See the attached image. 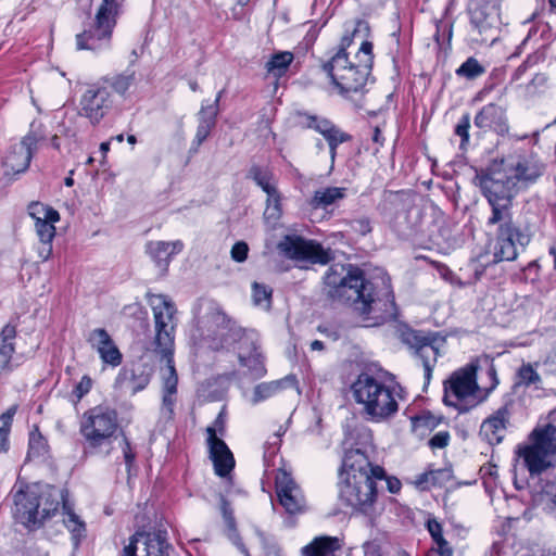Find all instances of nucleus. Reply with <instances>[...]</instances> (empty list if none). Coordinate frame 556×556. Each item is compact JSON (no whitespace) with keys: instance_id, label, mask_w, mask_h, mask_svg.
<instances>
[{"instance_id":"obj_39","label":"nucleus","mask_w":556,"mask_h":556,"mask_svg":"<svg viewBox=\"0 0 556 556\" xmlns=\"http://www.w3.org/2000/svg\"><path fill=\"white\" fill-rule=\"evenodd\" d=\"M28 214L35 223L46 219L60 220V214L56 210L39 202H31L28 205Z\"/></svg>"},{"instance_id":"obj_11","label":"nucleus","mask_w":556,"mask_h":556,"mask_svg":"<svg viewBox=\"0 0 556 556\" xmlns=\"http://www.w3.org/2000/svg\"><path fill=\"white\" fill-rule=\"evenodd\" d=\"M495 237L494 261L511 262L519 254V250L523 251L531 241V232L527 227H521L513 222L511 216L502 219Z\"/></svg>"},{"instance_id":"obj_54","label":"nucleus","mask_w":556,"mask_h":556,"mask_svg":"<svg viewBox=\"0 0 556 556\" xmlns=\"http://www.w3.org/2000/svg\"><path fill=\"white\" fill-rule=\"evenodd\" d=\"M92 388V379L85 375L80 379V381L75 386L73 390V394L76 396V399L79 401L81 400L86 394L90 392Z\"/></svg>"},{"instance_id":"obj_16","label":"nucleus","mask_w":556,"mask_h":556,"mask_svg":"<svg viewBox=\"0 0 556 556\" xmlns=\"http://www.w3.org/2000/svg\"><path fill=\"white\" fill-rule=\"evenodd\" d=\"M79 105V114L97 125L112 110L114 97L98 81L83 93Z\"/></svg>"},{"instance_id":"obj_53","label":"nucleus","mask_w":556,"mask_h":556,"mask_svg":"<svg viewBox=\"0 0 556 556\" xmlns=\"http://www.w3.org/2000/svg\"><path fill=\"white\" fill-rule=\"evenodd\" d=\"M351 229L361 236L371 232V222L368 217H359L350 222Z\"/></svg>"},{"instance_id":"obj_17","label":"nucleus","mask_w":556,"mask_h":556,"mask_svg":"<svg viewBox=\"0 0 556 556\" xmlns=\"http://www.w3.org/2000/svg\"><path fill=\"white\" fill-rule=\"evenodd\" d=\"M169 548L166 531L136 532L123 548L122 556H167Z\"/></svg>"},{"instance_id":"obj_25","label":"nucleus","mask_w":556,"mask_h":556,"mask_svg":"<svg viewBox=\"0 0 556 556\" xmlns=\"http://www.w3.org/2000/svg\"><path fill=\"white\" fill-rule=\"evenodd\" d=\"M184 243L176 241H149L146 244V252L155 265L165 273L174 255L181 252Z\"/></svg>"},{"instance_id":"obj_10","label":"nucleus","mask_w":556,"mask_h":556,"mask_svg":"<svg viewBox=\"0 0 556 556\" xmlns=\"http://www.w3.org/2000/svg\"><path fill=\"white\" fill-rule=\"evenodd\" d=\"M386 478V470L376 466L371 475L344 477L339 483V500L354 511L372 516L378 497L377 480Z\"/></svg>"},{"instance_id":"obj_44","label":"nucleus","mask_w":556,"mask_h":556,"mask_svg":"<svg viewBox=\"0 0 556 556\" xmlns=\"http://www.w3.org/2000/svg\"><path fill=\"white\" fill-rule=\"evenodd\" d=\"M273 289L264 283L253 282L252 296L255 305H264L269 308L271 303Z\"/></svg>"},{"instance_id":"obj_55","label":"nucleus","mask_w":556,"mask_h":556,"mask_svg":"<svg viewBox=\"0 0 556 556\" xmlns=\"http://www.w3.org/2000/svg\"><path fill=\"white\" fill-rule=\"evenodd\" d=\"M435 34H434V39L435 41L438 42V45H442L443 42H441V38L444 39V37L446 36V40L450 42L451 38H452V24L447 23V22H443V21H438L437 24H435Z\"/></svg>"},{"instance_id":"obj_58","label":"nucleus","mask_w":556,"mask_h":556,"mask_svg":"<svg viewBox=\"0 0 556 556\" xmlns=\"http://www.w3.org/2000/svg\"><path fill=\"white\" fill-rule=\"evenodd\" d=\"M427 529H428V531H429V533H430L434 544H437L438 542L444 540L442 526L435 519H429L428 520Z\"/></svg>"},{"instance_id":"obj_1","label":"nucleus","mask_w":556,"mask_h":556,"mask_svg":"<svg viewBox=\"0 0 556 556\" xmlns=\"http://www.w3.org/2000/svg\"><path fill=\"white\" fill-rule=\"evenodd\" d=\"M324 285L330 300L352 307L367 326H379L396 318L391 280L386 274L368 278L357 266L336 264L326 271Z\"/></svg>"},{"instance_id":"obj_36","label":"nucleus","mask_w":556,"mask_h":556,"mask_svg":"<svg viewBox=\"0 0 556 556\" xmlns=\"http://www.w3.org/2000/svg\"><path fill=\"white\" fill-rule=\"evenodd\" d=\"M293 381H294L293 377H286L280 380L263 382V383L257 384L253 391V403H258L266 399L271 397L279 391L285 389L287 383H292Z\"/></svg>"},{"instance_id":"obj_5","label":"nucleus","mask_w":556,"mask_h":556,"mask_svg":"<svg viewBox=\"0 0 556 556\" xmlns=\"http://www.w3.org/2000/svg\"><path fill=\"white\" fill-rule=\"evenodd\" d=\"M355 58L357 62H351L348 53L336 52L321 65L341 94L358 92L366 85L374 64L372 43L363 41Z\"/></svg>"},{"instance_id":"obj_45","label":"nucleus","mask_w":556,"mask_h":556,"mask_svg":"<svg viewBox=\"0 0 556 556\" xmlns=\"http://www.w3.org/2000/svg\"><path fill=\"white\" fill-rule=\"evenodd\" d=\"M239 340L236 343V346L232 348L240 351H244L245 353L258 350V337L254 330L244 329V334L240 336Z\"/></svg>"},{"instance_id":"obj_34","label":"nucleus","mask_w":556,"mask_h":556,"mask_svg":"<svg viewBox=\"0 0 556 556\" xmlns=\"http://www.w3.org/2000/svg\"><path fill=\"white\" fill-rule=\"evenodd\" d=\"M293 60L294 55L290 51L275 52L266 62L265 70L269 75L280 78L287 73Z\"/></svg>"},{"instance_id":"obj_7","label":"nucleus","mask_w":556,"mask_h":556,"mask_svg":"<svg viewBox=\"0 0 556 556\" xmlns=\"http://www.w3.org/2000/svg\"><path fill=\"white\" fill-rule=\"evenodd\" d=\"M197 330L213 351L235 348L240 336L244 334V328L213 301L207 302L204 314L198 318Z\"/></svg>"},{"instance_id":"obj_47","label":"nucleus","mask_w":556,"mask_h":556,"mask_svg":"<svg viewBox=\"0 0 556 556\" xmlns=\"http://www.w3.org/2000/svg\"><path fill=\"white\" fill-rule=\"evenodd\" d=\"M56 222L58 220L46 219L35 223L36 232L40 242H52L55 236L54 223Z\"/></svg>"},{"instance_id":"obj_19","label":"nucleus","mask_w":556,"mask_h":556,"mask_svg":"<svg viewBox=\"0 0 556 556\" xmlns=\"http://www.w3.org/2000/svg\"><path fill=\"white\" fill-rule=\"evenodd\" d=\"M153 368L142 362H132L121 368L114 380V388L119 390H129L136 394L144 390L151 381Z\"/></svg>"},{"instance_id":"obj_32","label":"nucleus","mask_w":556,"mask_h":556,"mask_svg":"<svg viewBox=\"0 0 556 556\" xmlns=\"http://www.w3.org/2000/svg\"><path fill=\"white\" fill-rule=\"evenodd\" d=\"M341 548L340 540L336 536L315 538L302 552L304 556H336Z\"/></svg>"},{"instance_id":"obj_37","label":"nucleus","mask_w":556,"mask_h":556,"mask_svg":"<svg viewBox=\"0 0 556 556\" xmlns=\"http://www.w3.org/2000/svg\"><path fill=\"white\" fill-rule=\"evenodd\" d=\"M238 359L242 367H247L256 377H261L265 374L262 354L258 350L249 353L240 351Z\"/></svg>"},{"instance_id":"obj_22","label":"nucleus","mask_w":556,"mask_h":556,"mask_svg":"<svg viewBox=\"0 0 556 556\" xmlns=\"http://www.w3.org/2000/svg\"><path fill=\"white\" fill-rule=\"evenodd\" d=\"M88 342L97 350L101 361L112 367H117L123 362V354L104 328L90 331Z\"/></svg>"},{"instance_id":"obj_12","label":"nucleus","mask_w":556,"mask_h":556,"mask_svg":"<svg viewBox=\"0 0 556 556\" xmlns=\"http://www.w3.org/2000/svg\"><path fill=\"white\" fill-rule=\"evenodd\" d=\"M46 137L43 126L40 123L33 122L28 134L23 137L20 143L13 144L4 156L5 175L15 176L26 172L38 143L43 141Z\"/></svg>"},{"instance_id":"obj_49","label":"nucleus","mask_w":556,"mask_h":556,"mask_svg":"<svg viewBox=\"0 0 556 556\" xmlns=\"http://www.w3.org/2000/svg\"><path fill=\"white\" fill-rule=\"evenodd\" d=\"M212 433H213V437H218V434L220 437L225 435V433H226V413H225V408H223L219 412V414L217 415V417L214 420V424L206 428V434H207L206 440L211 439Z\"/></svg>"},{"instance_id":"obj_8","label":"nucleus","mask_w":556,"mask_h":556,"mask_svg":"<svg viewBox=\"0 0 556 556\" xmlns=\"http://www.w3.org/2000/svg\"><path fill=\"white\" fill-rule=\"evenodd\" d=\"M118 414L109 405H97L81 417L79 432L85 439V453L109 448L118 432Z\"/></svg>"},{"instance_id":"obj_21","label":"nucleus","mask_w":556,"mask_h":556,"mask_svg":"<svg viewBox=\"0 0 556 556\" xmlns=\"http://www.w3.org/2000/svg\"><path fill=\"white\" fill-rule=\"evenodd\" d=\"M369 450L370 447L366 445L345 450L340 469L341 479H343L344 476L371 475V471H374L377 465L371 464Z\"/></svg>"},{"instance_id":"obj_30","label":"nucleus","mask_w":556,"mask_h":556,"mask_svg":"<svg viewBox=\"0 0 556 556\" xmlns=\"http://www.w3.org/2000/svg\"><path fill=\"white\" fill-rule=\"evenodd\" d=\"M99 81L106 90H113L121 98H126L128 90L136 84V74L134 71H126L106 75Z\"/></svg>"},{"instance_id":"obj_50","label":"nucleus","mask_w":556,"mask_h":556,"mask_svg":"<svg viewBox=\"0 0 556 556\" xmlns=\"http://www.w3.org/2000/svg\"><path fill=\"white\" fill-rule=\"evenodd\" d=\"M351 139H352V137L342 130L339 131L338 134H334L331 137H328L327 139H325L329 146L330 159H331L332 164L334 163L336 155H337V148L339 147V144H341L343 142H348Z\"/></svg>"},{"instance_id":"obj_24","label":"nucleus","mask_w":556,"mask_h":556,"mask_svg":"<svg viewBox=\"0 0 556 556\" xmlns=\"http://www.w3.org/2000/svg\"><path fill=\"white\" fill-rule=\"evenodd\" d=\"M470 23L480 33H486L496 27L498 10L495 3L485 0H473L469 9Z\"/></svg>"},{"instance_id":"obj_27","label":"nucleus","mask_w":556,"mask_h":556,"mask_svg":"<svg viewBox=\"0 0 556 556\" xmlns=\"http://www.w3.org/2000/svg\"><path fill=\"white\" fill-rule=\"evenodd\" d=\"M223 91H219L214 103L206 106L202 105L199 112V125L193 139V144L199 148L210 136L211 130L216 125V117L218 114V104L222 98Z\"/></svg>"},{"instance_id":"obj_59","label":"nucleus","mask_w":556,"mask_h":556,"mask_svg":"<svg viewBox=\"0 0 556 556\" xmlns=\"http://www.w3.org/2000/svg\"><path fill=\"white\" fill-rule=\"evenodd\" d=\"M123 455L129 470L136 459V453L132 451L131 444L126 437H124Z\"/></svg>"},{"instance_id":"obj_18","label":"nucleus","mask_w":556,"mask_h":556,"mask_svg":"<svg viewBox=\"0 0 556 556\" xmlns=\"http://www.w3.org/2000/svg\"><path fill=\"white\" fill-rule=\"evenodd\" d=\"M275 485L278 501L288 514L296 515L305 511V497L289 472L280 469L276 476Z\"/></svg>"},{"instance_id":"obj_6","label":"nucleus","mask_w":556,"mask_h":556,"mask_svg":"<svg viewBox=\"0 0 556 556\" xmlns=\"http://www.w3.org/2000/svg\"><path fill=\"white\" fill-rule=\"evenodd\" d=\"M351 390L355 402L363 406V412L371 421H384L399 410V403L394 397L393 390L367 372L357 376Z\"/></svg>"},{"instance_id":"obj_31","label":"nucleus","mask_w":556,"mask_h":556,"mask_svg":"<svg viewBox=\"0 0 556 556\" xmlns=\"http://www.w3.org/2000/svg\"><path fill=\"white\" fill-rule=\"evenodd\" d=\"M346 198V188L326 187L314 191L309 204L314 208L327 210L330 205L337 204Z\"/></svg>"},{"instance_id":"obj_57","label":"nucleus","mask_w":556,"mask_h":556,"mask_svg":"<svg viewBox=\"0 0 556 556\" xmlns=\"http://www.w3.org/2000/svg\"><path fill=\"white\" fill-rule=\"evenodd\" d=\"M220 510L228 528L235 529L236 521L233 517V510L230 503L224 496L220 497Z\"/></svg>"},{"instance_id":"obj_9","label":"nucleus","mask_w":556,"mask_h":556,"mask_svg":"<svg viewBox=\"0 0 556 556\" xmlns=\"http://www.w3.org/2000/svg\"><path fill=\"white\" fill-rule=\"evenodd\" d=\"M528 441V444L518 447V455L531 477H539L556 468V425L535 427Z\"/></svg>"},{"instance_id":"obj_43","label":"nucleus","mask_w":556,"mask_h":556,"mask_svg":"<svg viewBox=\"0 0 556 556\" xmlns=\"http://www.w3.org/2000/svg\"><path fill=\"white\" fill-rule=\"evenodd\" d=\"M450 477V471L445 469H438V470H430L428 472L421 473L417 480L416 483L419 486L426 488L429 484L437 485L441 484L444 479H447Z\"/></svg>"},{"instance_id":"obj_2","label":"nucleus","mask_w":556,"mask_h":556,"mask_svg":"<svg viewBox=\"0 0 556 556\" xmlns=\"http://www.w3.org/2000/svg\"><path fill=\"white\" fill-rule=\"evenodd\" d=\"M68 493L50 484L33 483L17 479L8 500L11 501V514L14 520L28 530L41 528L62 506L63 523L72 532L75 544L85 533V523L73 511L67 500Z\"/></svg>"},{"instance_id":"obj_20","label":"nucleus","mask_w":556,"mask_h":556,"mask_svg":"<svg viewBox=\"0 0 556 556\" xmlns=\"http://www.w3.org/2000/svg\"><path fill=\"white\" fill-rule=\"evenodd\" d=\"M510 417V405L504 404L482 421L479 435L490 445L500 444L506 435Z\"/></svg>"},{"instance_id":"obj_26","label":"nucleus","mask_w":556,"mask_h":556,"mask_svg":"<svg viewBox=\"0 0 556 556\" xmlns=\"http://www.w3.org/2000/svg\"><path fill=\"white\" fill-rule=\"evenodd\" d=\"M473 124L483 131H504L507 129L505 110L501 105L489 103L476 114Z\"/></svg>"},{"instance_id":"obj_60","label":"nucleus","mask_w":556,"mask_h":556,"mask_svg":"<svg viewBox=\"0 0 556 556\" xmlns=\"http://www.w3.org/2000/svg\"><path fill=\"white\" fill-rule=\"evenodd\" d=\"M431 552L438 554V556H453L454 554L453 547L445 539L438 542L435 546L431 548Z\"/></svg>"},{"instance_id":"obj_38","label":"nucleus","mask_w":556,"mask_h":556,"mask_svg":"<svg viewBox=\"0 0 556 556\" xmlns=\"http://www.w3.org/2000/svg\"><path fill=\"white\" fill-rule=\"evenodd\" d=\"M48 448L46 438L41 434L38 427H35L29 433L28 457H45L48 454Z\"/></svg>"},{"instance_id":"obj_40","label":"nucleus","mask_w":556,"mask_h":556,"mask_svg":"<svg viewBox=\"0 0 556 556\" xmlns=\"http://www.w3.org/2000/svg\"><path fill=\"white\" fill-rule=\"evenodd\" d=\"M308 128H312L323 135L325 139L331 137L334 134L341 131L339 127H337L332 122L327 118H320L317 116L308 115L307 123Z\"/></svg>"},{"instance_id":"obj_63","label":"nucleus","mask_w":556,"mask_h":556,"mask_svg":"<svg viewBox=\"0 0 556 556\" xmlns=\"http://www.w3.org/2000/svg\"><path fill=\"white\" fill-rule=\"evenodd\" d=\"M371 140L378 146L375 149V153H376V152H378L379 148L382 147L384 143V137L382 136V132H381L379 126L374 127Z\"/></svg>"},{"instance_id":"obj_4","label":"nucleus","mask_w":556,"mask_h":556,"mask_svg":"<svg viewBox=\"0 0 556 556\" xmlns=\"http://www.w3.org/2000/svg\"><path fill=\"white\" fill-rule=\"evenodd\" d=\"M475 180L491 206L488 225H497L502 219L510 217L513 201L519 188L514 177L509 176L505 161H493L485 169L476 174Z\"/></svg>"},{"instance_id":"obj_52","label":"nucleus","mask_w":556,"mask_h":556,"mask_svg":"<svg viewBox=\"0 0 556 556\" xmlns=\"http://www.w3.org/2000/svg\"><path fill=\"white\" fill-rule=\"evenodd\" d=\"M249 245L244 241L236 242L230 251L231 258L237 263H242L248 258Z\"/></svg>"},{"instance_id":"obj_41","label":"nucleus","mask_w":556,"mask_h":556,"mask_svg":"<svg viewBox=\"0 0 556 556\" xmlns=\"http://www.w3.org/2000/svg\"><path fill=\"white\" fill-rule=\"evenodd\" d=\"M485 68L475 58H468L457 70L456 75L467 79H475L481 76Z\"/></svg>"},{"instance_id":"obj_23","label":"nucleus","mask_w":556,"mask_h":556,"mask_svg":"<svg viewBox=\"0 0 556 556\" xmlns=\"http://www.w3.org/2000/svg\"><path fill=\"white\" fill-rule=\"evenodd\" d=\"M206 444L214 472L220 478L228 477L236 465L232 452L222 438L213 437V434L210 440H206Z\"/></svg>"},{"instance_id":"obj_33","label":"nucleus","mask_w":556,"mask_h":556,"mask_svg":"<svg viewBox=\"0 0 556 556\" xmlns=\"http://www.w3.org/2000/svg\"><path fill=\"white\" fill-rule=\"evenodd\" d=\"M413 202L410 190H386L383 192V207L394 213L408 211Z\"/></svg>"},{"instance_id":"obj_56","label":"nucleus","mask_w":556,"mask_h":556,"mask_svg":"<svg viewBox=\"0 0 556 556\" xmlns=\"http://www.w3.org/2000/svg\"><path fill=\"white\" fill-rule=\"evenodd\" d=\"M450 439L451 435L447 431H439L432 435L428 444L432 450L444 448L448 445Z\"/></svg>"},{"instance_id":"obj_35","label":"nucleus","mask_w":556,"mask_h":556,"mask_svg":"<svg viewBox=\"0 0 556 556\" xmlns=\"http://www.w3.org/2000/svg\"><path fill=\"white\" fill-rule=\"evenodd\" d=\"M247 177L255 181V184L261 187L262 190L269 197H273L275 191H278L275 184L273 182L274 175L267 167L252 165L248 172Z\"/></svg>"},{"instance_id":"obj_62","label":"nucleus","mask_w":556,"mask_h":556,"mask_svg":"<svg viewBox=\"0 0 556 556\" xmlns=\"http://www.w3.org/2000/svg\"><path fill=\"white\" fill-rule=\"evenodd\" d=\"M383 480H386L388 490L391 493H397L401 490L402 483H401V481L397 478H395V477H388L386 475V478H383ZM380 481H382V479Z\"/></svg>"},{"instance_id":"obj_48","label":"nucleus","mask_w":556,"mask_h":556,"mask_svg":"<svg viewBox=\"0 0 556 556\" xmlns=\"http://www.w3.org/2000/svg\"><path fill=\"white\" fill-rule=\"evenodd\" d=\"M470 115L465 113L455 126V135L460 137V149H464L469 141Z\"/></svg>"},{"instance_id":"obj_3","label":"nucleus","mask_w":556,"mask_h":556,"mask_svg":"<svg viewBox=\"0 0 556 556\" xmlns=\"http://www.w3.org/2000/svg\"><path fill=\"white\" fill-rule=\"evenodd\" d=\"M147 296L154 318V338L151 342L152 352L159 362L165 363V368L161 369L163 381L162 407L168 417H172L178 384V375L174 363L175 331L177 327L175 315L177 308L167 295L148 294Z\"/></svg>"},{"instance_id":"obj_61","label":"nucleus","mask_w":556,"mask_h":556,"mask_svg":"<svg viewBox=\"0 0 556 556\" xmlns=\"http://www.w3.org/2000/svg\"><path fill=\"white\" fill-rule=\"evenodd\" d=\"M364 547V556H381L380 555V546L375 542H366L363 545Z\"/></svg>"},{"instance_id":"obj_42","label":"nucleus","mask_w":556,"mask_h":556,"mask_svg":"<svg viewBox=\"0 0 556 556\" xmlns=\"http://www.w3.org/2000/svg\"><path fill=\"white\" fill-rule=\"evenodd\" d=\"M369 27L365 21L356 20L352 27H345V34L341 38L340 47L337 52L343 51L346 53V48H349L353 41V37L361 31H368Z\"/></svg>"},{"instance_id":"obj_64","label":"nucleus","mask_w":556,"mask_h":556,"mask_svg":"<svg viewBox=\"0 0 556 556\" xmlns=\"http://www.w3.org/2000/svg\"><path fill=\"white\" fill-rule=\"evenodd\" d=\"M16 409V406H12L0 416V420L2 421L3 425H8L11 427Z\"/></svg>"},{"instance_id":"obj_51","label":"nucleus","mask_w":556,"mask_h":556,"mask_svg":"<svg viewBox=\"0 0 556 556\" xmlns=\"http://www.w3.org/2000/svg\"><path fill=\"white\" fill-rule=\"evenodd\" d=\"M519 382L525 386H530L540 380L539 374L533 369L530 364L522 365L518 370Z\"/></svg>"},{"instance_id":"obj_14","label":"nucleus","mask_w":556,"mask_h":556,"mask_svg":"<svg viewBox=\"0 0 556 556\" xmlns=\"http://www.w3.org/2000/svg\"><path fill=\"white\" fill-rule=\"evenodd\" d=\"M477 368L476 364L470 363L464 368L454 371L444 382L443 401L446 405L453 406L459 412L466 410L462 406V402L478 390Z\"/></svg>"},{"instance_id":"obj_13","label":"nucleus","mask_w":556,"mask_h":556,"mask_svg":"<svg viewBox=\"0 0 556 556\" xmlns=\"http://www.w3.org/2000/svg\"><path fill=\"white\" fill-rule=\"evenodd\" d=\"M278 250L291 260L309 261L313 264L326 265L334 257L331 249H325L320 243L299 236H286L278 243Z\"/></svg>"},{"instance_id":"obj_46","label":"nucleus","mask_w":556,"mask_h":556,"mask_svg":"<svg viewBox=\"0 0 556 556\" xmlns=\"http://www.w3.org/2000/svg\"><path fill=\"white\" fill-rule=\"evenodd\" d=\"M281 203H280V194L278 191H275L273 197L267 195L266 208L264 211V218L267 222H277L281 216Z\"/></svg>"},{"instance_id":"obj_15","label":"nucleus","mask_w":556,"mask_h":556,"mask_svg":"<svg viewBox=\"0 0 556 556\" xmlns=\"http://www.w3.org/2000/svg\"><path fill=\"white\" fill-rule=\"evenodd\" d=\"M403 342L415 351V355L421 361L425 372V387L429 384L433 368L439 356L435 346L437 337L432 332H424L409 329L402 334Z\"/></svg>"},{"instance_id":"obj_29","label":"nucleus","mask_w":556,"mask_h":556,"mask_svg":"<svg viewBox=\"0 0 556 556\" xmlns=\"http://www.w3.org/2000/svg\"><path fill=\"white\" fill-rule=\"evenodd\" d=\"M15 326L5 325L0 334V375L13 370V354L15 352Z\"/></svg>"},{"instance_id":"obj_28","label":"nucleus","mask_w":556,"mask_h":556,"mask_svg":"<svg viewBox=\"0 0 556 556\" xmlns=\"http://www.w3.org/2000/svg\"><path fill=\"white\" fill-rule=\"evenodd\" d=\"M510 177H514L515 184H533L542 176L544 166L542 163L530 160L521 159L515 165L506 166Z\"/></svg>"}]
</instances>
